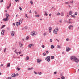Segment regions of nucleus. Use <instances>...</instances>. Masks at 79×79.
<instances>
[{
    "label": "nucleus",
    "mask_w": 79,
    "mask_h": 79,
    "mask_svg": "<svg viewBox=\"0 0 79 79\" xmlns=\"http://www.w3.org/2000/svg\"><path fill=\"white\" fill-rule=\"evenodd\" d=\"M70 59L71 60L74 61L76 63H78L79 62V60L74 56H72L71 57Z\"/></svg>",
    "instance_id": "f257e3e1"
},
{
    "label": "nucleus",
    "mask_w": 79,
    "mask_h": 79,
    "mask_svg": "<svg viewBox=\"0 0 79 79\" xmlns=\"http://www.w3.org/2000/svg\"><path fill=\"white\" fill-rule=\"evenodd\" d=\"M59 29L57 27L53 31V32L54 33V34H57V33L58 32V30Z\"/></svg>",
    "instance_id": "f03ea898"
},
{
    "label": "nucleus",
    "mask_w": 79,
    "mask_h": 79,
    "mask_svg": "<svg viewBox=\"0 0 79 79\" xmlns=\"http://www.w3.org/2000/svg\"><path fill=\"white\" fill-rule=\"evenodd\" d=\"M45 60L46 61H47L48 62H49L50 61V56H48L47 57V58H46L45 59Z\"/></svg>",
    "instance_id": "7ed1b4c3"
},
{
    "label": "nucleus",
    "mask_w": 79,
    "mask_h": 79,
    "mask_svg": "<svg viewBox=\"0 0 79 79\" xmlns=\"http://www.w3.org/2000/svg\"><path fill=\"white\" fill-rule=\"evenodd\" d=\"M3 20L4 21H8V19L6 17V18H4L3 19Z\"/></svg>",
    "instance_id": "20e7f679"
},
{
    "label": "nucleus",
    "mask_w": 79,
    "mask_h": 79,
    "mask_svg": "<svg viewBox=\"0 0 79 79\" xmlns=\"http://www.w3.org/2000/svg\"><path fill=\"white\" fill-rule=\"evenodd\" d=\"M5 32V30H3L1 32V34L2 35H4V32Z\"/></svg>",
    "instance_id": "39448f33"
},
{
    "label": "nucleus",
    "mask_w": 79,
    "mask_h": 79,
    "mask_svg": "<svg viewBox=\"0 0 79 79\" xmlns=\"http://www.w3.org/2000/svg\"><path fill=\"white\" fill-rule=\"evenodd\" d=\"M71 48H66V51L67 52H68V51H69V50H71Z\"/></svg>",
    "instance_id": "423d86ee"
},
{
    "label": "nucleus",
    "mask_w": 79,
    "mask_h": 79,
    "mask_svg": "<svg viewBox=\"0 0 79 79\" xmlns=\"http://www.w3.org/2000/svg\"><path fill=\"white\" fill-rule=\"evenodd\" d=\"M20 23H19L18 22H17L16 23V25L17 26H18L19 25H20Z\"/></svg>",
    "instance_id": "0eeeda50"
},
{
    "label": "nucleus",
    "mask_w": 79,
    "mask_h": 79,
    "mask_svg": "<svg viewBox=\"0 0 79 79\" xmlns=\"http://www.w3.org/2000/svg\"><path fill=\"white\" fill-rule=\"evenodd\" d=\"M12 77H16V74L14 73L12 75Z\"/></svg>",
    "instance_id": "6e6552de"
},
{
    "label": "nucleus",
    "mask_w": 79,
    "mask_h": 79,
    "mask_svg": "<svg viewBox=\"0 0 79 79\" xmlns=\"http://www.w3.org/2000/svg\"><path fill=\"white\" fill-rule=\"evenodd\" d=\"M14 34H15V31H12V33L11 34V36H14Z\"/></svg>",
    "instance_id": "1a4fd4ad"
},
{
    "label": "nucleus",
    "mask_w": 79,
    "mask_h": 79,
    "mask_svg": "<svg viewBox=\"0 0 79 79\" xmlns=\"http://www.w3.org/2000/svg\"><path fill=\"white\" fill-rule=\"evenodd\" d=\"M23 22V19H21L19 20V23L20 24H21L22 23V22Z\"/></svg>",
    "instance_id": "9d476101"
},
{
    "label": "nucleus",
    "mask_w": 79,
    "mask_h": 79,
    "mask_svg": "<svg viewBox=\"0 0 79 79\" xmlns=\"http://www.w3.org/2000/svg\"><path fill=\"white\" fill-rule=\"evenodd\" d=\"M51 48L52 49H53V48H55V46L53 45H52Z\"/></svg>",
    "instance_id": "9b49d317"
},
{
    "label": "nucleus",
    "mask_w": 79,
    "mask_h": 79,
    "mask_svg": "<svg viewBox=\"0 0 79 79\" xmlns=\"http://www.w3.org/2000/svg\"><path fill=\"white\" fill-rule=\"evenodd\" d=\"M29 57L27 56L25 58V60H26V61H27V60H29Z\"/></svg>",
    "instance_id": "f8f14e48"
},
{
    "label": "nucleus",
    "mask_w": 79,
    "mask_h": 79,
    "mask_svg": "<svg viewBox=\"0 0 79 79\" xmlns=\"http://www.w3.org/2000/svg\"><path fill=\"white\" fill-rule=\"evenodd\" d=\"M71 27H72L73 28V26L72 25H70V26H69V27H68L69 29H71Z\"/></svg>",
    "instance_id": "ddd939ff"
},
{
    "label": "nucleus",
    "mask_w": 79,
    "mask_h": 79,
    "mask_svg": "<svg viewBox=\"0 0 79 79\" xmlns=\"http://www.w3.org/2000/svg\"><path fill=\"white\" fill-rule=\"evenodd\" d=\"M47 32L44 33H43L44 36H46V35H47Z\"/></svg>",
    "instance_id": "4468645a"
},
{
    "label": "nucleus",
    "mask_w": 79,
    "mask_h": 79,
    "mask_svg": "<svg viewBox=\"0 0 79 79\" xmlns=\"http://www.w3.org/2000/svg\"><path fill=\"white\" fill-rule=\"evenodd\" d=\"M41 61H41V60L38 59H37V63H40V62H41Z\"/></svg>",
    "instance_id": "2eb2a0df"
},
{
    "label": "nucleus",
    "mask_w": 79,
    "mask_h": 79,
    "mask_svg": "<svg viewBox=\"0 0 79 79\" xmlns=\"http://www.w3.org/2000/svg\"><path fill=\"white\" fill-rule=\"evenodd\" d=\"M33 33L34 34H33V35H36V34H37V33H36V32H35V31H33Z\"/></svg>",
    "instance_id": "dca6fc26"
},
{
    "label": "nucleus",
    "mask_w": 79,
    "mask_h": 79,
    "mask_svg": "<svg viewBox=\"0 0 79 79\" xmlns=\"http://www.w3.org/2000/svg\"><path fill=\"white\" fill-rule=\"evenodd\" d=\"M6 18H8L9 17H10V15H9L8 14H6Z\"/></svg>",
    "instance_id": "f3484780"
},
{
    "label": "nucleus",
    "mask_w": 79,
    "mask_h": 79,
    "mask_svg": "<svg viewBox=\"0 0 79 79\" xmlns=\"http://www.w3.org/2000/svg\"><path fill=\"white\" fill-rule=\"evenodd\" d=\"M61 16H64V14L63 12H61L60 14Z\"/></svg>",
    "instance_id": "a211bd4d"
},
{
    "label": "nucleus",
    "mask_w": 79,
    "mask_h": 79,
    "mask_svg": "<svg viewBox=\"0 0 79 79\" xmlns=\"http://www.w3.org/2000/svg\"><path fill=\"white\" fill-rule=\"evenodd\" d=\"M19 45H20V47H22V46H23V44H21V42H19Z\"/></svg>",
    "instance_id": "6ab92c4d"
},
{
    "label": "nucleus",
    "mask_w": 79,
    "mask_h": 79,
    "mask_svg": "<svg viewBox=\"0 0 79 79\" xmlns=\"http://www.w3.org/2000/svg\"><path fill=\"white\" fill-rule=\"evenodd\" d=\"M28 47H30V48H31V47H32V44H29L28 45Z\"/></svg>",
    "instance_id": "aec40b11"
},
{
    "label": "nucleus",
    "mask_w": 79,
    "mask_h": 79,
    "mask_svg": "<svg viewBox=\"0 0 79 79\" xmlns=\"http://www.w3.org/2000/svg\"><path fill=\"white\" fill-rule=\"evenodd\" d=\"M51 59H52V60L54 59V56H51Z\"/></svg>",
    "instance_id": "412c9836"
},
{
    "label": "nucleus",
    "mask_w": 79,
    "mask_h": 79,
    "mask_svg": "<svg viewBox=\"0 0 79 79\" xmlns=\"http://www.w3.org/2000/svg\"><path fill=\"white\" fill-rule=\"evenodd\" d=\"M7 67H9L10 66V63H9L7 64Z\"/></svg>",
    "instance_id": "4be33fe9"
},
{
    "label": "nucleus",
    "mask_w": 79,
    "mask_h": 79,
    "mask_svg": "<svg viewBox=\"0 0 79 79\" xmlns=\"http://www.w3.org/2000/svg\"><path fill=\"white\" fill-rule=\"evenodd\" d=\"M69 15H72V11H70V12H69Z\"/></svg>",
    "instance_id": "5701e85b"
},
{
    "label": "nucleus",
    "mask_w": 79,
    "mask_h": 79,
    "mask_svg": "<svg viewBox=\"0 0 79 79\" xmlns=\"http://www.w3.org/2000/svg\"><path fill=\"white\" fill-rule=\"evenodd\" d=\"M33 69V68H28V70H31V69Z\"/></svg>",
    "instance_id": "b1692460"
},
{
    "label": "nucleus",
    "mask_w": 79,
    "mask_h": 79,
    "mask_svg": "<svg viewBox=\"0 0 79 79\" xmlns=\"http://www.w3.org/2000/svg\"><path fill=\"white\" fill-rule=\"evenodd\" d=\"M17 69L18 71H20L21 70V68H17Z\"/></svg>",
    "instance_id": "393cba45"
},
{
    "label": "nucleus",
    "mask_w": 79,
    "mask_h": 79,
    "mask_svg": "<svg viewBox=\"0 0 79 79\" xmlns=\"http://www.w3.org/2000/svg\"><path fill=\"white\" fill-rule=\"evenodd\" d=\"M4 53H6V48H5V49L4 50Z\"/></svg>",
    "instance_id": "a878e982"
},
{
    "label": "nucleus",
    "mask_w": 79,
    "mask_h": 79,
    "mask_svg": "<svg viewBox=\"0 0 79 79\" xmlns=\"http://www.w3.org/2000/svg\"><path fill=\"white\" fill-rule=\"evenodd\" d=\"M29 39V37H27L26 38V40H28Z\"/></svg>",
    "instance_id": "bb28decb"
},
{
    "label": "nucleus",
    "mask_w": 79,
    "mask_h": 79,
    "mask_svg": "<svg viewBox=\"0 0 79 79\" xmlns=\"http://www.w3.org/2000/svg\"><path fill=\"white\" fill-rule=\"evenodd\" d=\"M71 16L72 17H73V18H76V16H75V15H72Z\"/></svg>",
    "instance_id": "cd10ccee"
},
{
    "label": "nucleus",
    "mask_w": 79,
    "mask_h": 79,
    "mask_svg": "<svg viewBox=\"0 0 79 79\" xmlns=\"http://www.w3.org/2000/svg\"><path fill=\"white\" fill-rule=\"evenodd\" d=\"M38 74L39 75H41V74H42V72H38Z\"/></svg>",
    "instance_id": "c85d7f7f"
},
{
    "label": "nucleus",
    "mask_w": 79,
    "mask_h": 79,
    "mask_svg": "<svg viewBox=\"0 0 79 79\" xmlns=\"http://www.w3.org/2000/svg\"><path fill=\"white\" fill-rule=\"evenodd\" d=\"M30 3L31 4V5H33V2H32V1H30Z\"/></svg>",
    "instance_id": "c756f323"
},
{
    "label": "nucleus",
    "mask_w": 79,
    "mask_h": 79,
    "mask_svg": "<svg viewBox=\"0 0 79 79\" xmlns=\"http://www.w3.org/2000/svg\"><path fill=\"white\" fill-rule=\"evenodd\" d=\"M60 47H60V46L59 45H57L58 48H60Z\"/></svg>",
    "instance_id": "7c9ffc66"
},
{
    "label": "nucleus",
    "mask_w": 79,
    "mask_h": 79,
    "mask_svg": "<svg viewBox=\"0 0 79 79\" xmlns=\"http://www.w3.org/2000/svg\"><path fill=\"white\" fill-rule=\"evenodd\" d=\"M5 25H3L2 27H1V29H3V27H5Z\"/></svg>",
    "instance_id": "2f4dec72"
},
{
    "label": "nucleus",
    "mask_w": 79,
    "mask_h": 79,
    "mask_svg": "<svg viewBox=\"0 0 79 79\" xmlns=\"http://www.w3.org/2000/svg\"><path fill=\"white\" fill-rule=\"evenodd\" d=\"M46 53H47V54H48V53H49V52H48V51H47L46 52Z\"/></svg>",
    "instance_id": "473e14b6"
},
{
    "label": "nucleus",
    "mask_w": 79,
    "mask_h": 79,
    "mask_svg": "<svg viewBox=\"0 0 79 79\" xmlns=\"http://www.w3.org/2000/svg\"><path fill=\"white\" fill-rule=\"evenodd\" d=\"M34 74H37V72H36V71H34Z\"/></svg>",
    "instance_id": "72a5a7b5"
},
{
    "label": "nucleus",
    "mask_w": 79,
    "mask_h": 79,
    "mask_svg": "<svg viewBox=\"0 0 79 79\" xmlns=\"http://www.w3.org/2000/svg\"><path fill=\"white\" fill-rule=\"evenodd\" d=\"M44 15H45V16H47L48 15V14H47V13L46 12H45V14H44Z\"/></svg>",
    "instance_id": "f704fd0d"
},
{
    "label": "nucleus",
    "mask_w": 79,
    "mask_h": 79,
    "mask_svg": "<svg viewBox=\"0 0 79 79\" xmlns=\"http://www.w3.org/2000/svg\"><path fill=\"white\" fill-rule=\"evenodd\" d=\"M46 55V54L45 53H43V55H44V56H45Z\"/></svg>",
    "instance_id": "c9c22d12"
},
{
    "label": "nucleus",
    "mask_w": 79,
    "mask_h": 79,
    "mask_svg": "<svg viewBox=\"0 0 79 79\" xmlns=\"http://www.w3.org/2000/svg\"><path fill=\"white\" fill-rule=\"evenodd\" d=\"M25 29H27V26H25Z\"/></svg>",
    "instance_id": "e433bc0d"
},
{
    "label": "nucleus",
    "mask_w": 79,
    "mask_h": 79,
    "mask_svg": "<svg viewBox=\"0 0 79 79\" xmlns=\"http://www.w3.org/2000/svg\"><path fill=\"white\" fill-rule=\"evenodd\" d=\"M52 41H53V40L52 39H50V42H52Z\"/></svg>",
    "instance_id": "4c0bfd02"
},
{
    "label": "nucleus",
    "mask_w": 79,
    "mask_h": 79,
    "mask_svg": "<svg viewBox=\"0 0 79 79\" xmlns=\"http://www.w3.org/2000/svg\"><path fill=\"white\" fill-rule=\"evenodd\" d=\"M31 35H32V36H34V35H33V34H34V33L31 32Z\"/></svg>",
    "instance_id": "58836bf2"
},
{
    "label": "nucleus",
    "mask_w": 79,
    "mask_h": 79,
    "mask_svg": "<svg viewBox=\"0 0 79 79\" xmlns=\"http://www.w3.org/2000/svg\"><path fill=\"white\" fill-rule=\"evenodd\" d=\"M61 79H65V78L64 77H62Z\"/></svg>",
    "instance_id": "ea45409f"
},
{
    "label": "nucleus",
    "mask_w": 79,
    "mask_h": 79,
    "mask_svg": "<svg viewBox=\"0 0 79 79\" xmlns=\"http://www.w3.org/2000/svg\"><path fill=\"white\" fill-rule=\"evenodd\" d=\"M60 23H62V20H60L59 21Z\"/></svg>",
    "instance_id": "a19ab883"
},
{
    "label": "nucleus",
    "mask_w": 79,
    "mask_h": 79,
    "mask_svg": "<svg viewBox=\"0 0 79 79\" xmlns=\"http://www.w3.org/2000/svg\"><path fill=\"white\" fill-rule=\"evenodd\" d=\"M35 16H36V17H39V15H35Z\"/></svg>",
    "instance_id": "79ce46f5"
},
{
    "label": "nucleus",
    "mask_w": 79,
    "mask_h": 79,
    "mask_svg": "<svg viewBox=\"0 0 79 79\" xmlns=\"http://www.w3.org/2000/svg\"><path fill=\"white\" fill-rule=\"evenodd\" d=\"M19 9H20V11H22V8H21V7H19Z\"/></svg>",
    "instance_id": "37998d69"
},
{
    "label": "nucleus",
    "mask_w": 79,
    "mask_h": 79,
    "mask_svg": "<svg viewBox=\"0 0 79 79\" xmlns=\"http://www.w3.org/2000/svg\"><path fill=\"white\" fill-rule=\"evenodd\" d=\"M49 30H52V27H50L49 28Z\"/></svg>",
    "instance_id": "c03bdc74"
},
{
    "label": "nucleus",
    "mask_w": 79,
    "mask_h": 79,
    "mask_svg": "<svg viewBox=\"0 0 79 79\" xmlns=\"http://www.w3.org/2000/svg\"><path fill=\"white\" fill-rule=\"evenodd\" d=\"M56 73H57V72H54V74H56Z\"/></svg>",
    "instance_id": "a18cd8bd"
},
{
    "label": "nucleus",
    "mask_w": 79,
    "mask_h": 79,
    "mask_svg": "<svg viewBox=\"0 0 79 79\" xmlns=\"http://www.w3.org/2000/svg\"><path fill=\"white\" fill-rule=\"evenodd\" d=\"M42 48H44L45 47V46L44 45H42Z\"/></svg>",
    "instance_id": "49530a36"
},
{
    "label": "nucleus",
    "mask_w": 79,
    "mask_h": 79,
    "mask_svg": "<svg viewBox=\"0 0 79 79\" xmlns=\"http://www.w3.org/2000/svg\"><path fill=\"white\" fill-rule=\"evenodd\" d=\"M13 26H15V23H13Z\"/></svg>",
    "instance_id": "de8ad7c7"
},
{
    "label": "nucleus",
    "mask_w": 79,
    "mask_h": 79,
    "mask_svg": "<svg viewBox=\"0 0 79 79\" xmlns=\"http://www.w3.org/2000/svg\"><path fill=\"white\" fill-rule=\"evenodd\" d=\"M19 75V74H18V73H16V76H18V75Z\"/></svg>",
    "instance_id": "09e8293b"
},
{
    "label": "nucleus",
    "mask_w": 79,
    "mask_h": 79,
    "mask_svg": "<svg viewBox=\"0 0 79 79\" xmlns=\"http://www.w3.org/2000/svg\"><path fill=\"white\" fill-rule=\"evenodd\" d=\"M70 3H73V1H70Z\"/></svg>",
    "instance_id": "8fccbe9b"
},
{
    "label": "nucleus",
    "mask_w": 79,
    "mask_h": 79,
    "mask_svg": "<svg viewBox=\"0 0 79 79\" xmlns=\"http://www.w3.org/2000/svg\"><path fill=\"white\" fill-rule=\"evenodd\" d=\"M77 15V12H75V15Z\"/></svg>",
    "instance_id": "3c124183"
},
{
    "label": "nucleus",
    "mask_w": 79,
    "mask_h": 79,
    "mask_svg": "<svg viewBox=\"0 0 79 79\" xmlns=\"http://www.w3.org/2000/svg\"><path fill=\"white\" fill-rule=\"evenodd\" d=\"M65 4H68V3H69V2H66L65 3Z\"/></svg>",
    "instance_id": "603ef678"
},
{
    "label": "nucleus",
    "mask_w": 79,
    "mask_h": 79,
    "mask_svg": "<svg viewBox=\"0 0 79 79\" xmlns=\"http://www.w3.org/2000/svg\"><path fill=\"white\" fill-rule=\"evenodd\" d=\"M19 0H15V2H19Z\"/></svg>",
    "instance_id": "864d4df0"
},
{
    "label": "nucleus",
    "mask_w": 79,
    "mask_h": 79,
    "mask_svg": "<svg viewBox=\"0 0 79 79\" xmlns=\"http://www.w3.org/2000/svg\"><path fill=\"white\" fill-rule=\"evenodd\" d=\"M29 13H32V11L30 10L29 12Z\"/></svg>",
    "instance_id": "5fc2aeb1"
},
{
    "label": "nucleus",
    "mask_w": 79,
    "mask_h": 79,
    "mask_svg": "<svg viewBox=\"0 0 79 79\" xmlns=\"http://www.w3.org/2000/svg\"><path fill=\"white\" fill-rule=\"evenodd\" d=\"M11 3H10L9 4V7H11Z\"/></svg>",
    "instance_id": "6e6d98bb"
},
{
    "label": "nucleus",
    "mask_w": 79,
    "mask_h": 79,
    "mask_svg": "<svg viewBox=\"0 0 79 79\" xmlns=\"http://www.w3.org/2000/svg\"><path fill=\"white\" fill-rule=\"evenodd\" d=\"M68 40H69V39H68V38H67L66 39V41H68Z\"/></svg>",
    "instance_id": "4d7b16f0"
},
{
    "label": "nucleus",
    "mask_w": 79,
    "mask_h": 79,
    "mask_svg": "<svg viewBox=\"0 0 79 79\" xmlns=\"http://www.w3.org/2000/svg\"><path fill=\"white\" fill-rule=\"evenodd\" d=\"M6 79H11V78L10 77H9Z\"/></svg>",
    "instance_id": "13d9d810"
},
{
    "label": "nucleus",
    "mask_w": 79,
    "mask_h": 79,
    "mask_svg": "<svg viewBox=\"0 0 79 79\" xmlns=\"http://www.w3.org/2000/svg\"><path fill=\"white\" fill-rule=\"evenodd\" d=\"M67 18H68L69 17V15H67Z\"/></svg>",
    "instance_id": "bf43d9fd"
},
{
    "label": "nucleus",
    "mask_w": 79,
    "mask_h": 79,
    "mask_svg": "<svg viewBox=\"0 0 79 79\" xmlns=\"http://www.w3.org/2000/svg\"><path fill=\"white\" fill-rule=\"evenodd\" d=\"M25 17H26V18H28V16H27V15H25Z\"/></svg>",
    "instance_id": "052dcab7"
},
{
    "label": "nucleus",
    "mask_w": 79,
    "mask_h": 79,
    "mask_svg": "<svg viewBox=\"0 0 79 79\" xmlns=\"http://www.w3.org/2000/svg\"><path fill=\"white\" fill-rule=\"evenodd\" d=\"M57 15H60V13L59 12L58 13Z\"/></svg>",
    "instance_id": "680f3d73"
},
{
    "label": "nucleus",
    "mask_w": 79,
    "mask_h": 79,
    "mask_svg": "<svg viewBox=\"0 0 79 79\" xmlns=\"http://www.w3.org/2000/svg\"><path fill=\"white\" fill-rule=\"evenodd\" d=\"M21 53V52H19V54H20V53Z\"/></svg>",
    "instance_id": "e2e57ef3"
},
{
    "label": "nucleus",
    "mask_w": 79,
    "mask_h": 79,
    "mask_svg": "<svg viewBox=\"0 0 79 79\" xmlns=\"http://www.w3.org/2000/svg\"><path fill=\"white\" fill-rule=\"evenodd\" d=\"M18 16H19L18 15V14H17L16 15V17H18Z\"/></svg>",
    "instance_id": "0e129e2a"
},
{
    "label": "nucleus",
    "mask_w": 79,
    "mask_h": 79,
    "mask_svg": "<svg viewBox=\"0 0 79 79\" xmlns=\"http://www.w3.org/2000/svg\"><path fill=\"white\" fill-rule=\"evenodd\" d=\"M49 16H52V14H49Z\"/></svg>",
    "instance_id": "69168bd1"
},
{
    "label": "nucleus",
    "mask_w": 79,
    "mask_h": 79,
    "mask_svg": "<svg viewBox=\"0 0 79 79\" xmlns=\"http://www.w3.org/2000/svg\"><path fill=\"white\" fill-rule=\"evenodd\" d=\"M49 32L50 33V32H51V30H49Z\"/></svg>",
    "instance_id": "338daca9"
},
{
    "label": "nucleus",
    "mask_w": 79,
    "mask_h": 79,
    "mask_svg": "<svg viewBox=\"0 0 79 79\" xmlns=\"http://www.w3.org/2000/svg\"><path fill=\"white\" fill-rule=\"evenodd\" d=\"M3 0H1V2H3Z\"/></svg>",
    "instance_id": "774afa93"
}]
</instances>
